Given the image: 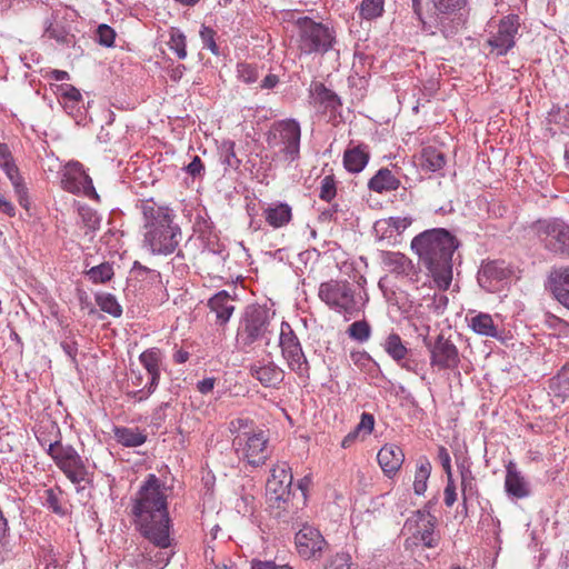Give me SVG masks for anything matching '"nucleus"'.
Listing matches in <instances>:
<instances>
[{"label": "nucleus", "instance_id": "nucleus-20", "mask_svg": "<svg viewBox=\"0 0 569 569\" xmlns=\"http://www.w3.org/2000/svg\"><path fill=\"white\" fill-rule=\"evenodd\" d=\"M511 269L503 260L488 261L478 271V282L488 292H496L511 276Z\"/></svg>", "mask_w": 569, "mask_h": 569}, {"label": "nucleus", "instance_id": "nucleus-56", "mask_svg": "<svg viewBox=\"0 0 569 569\" xmlns=\"http://www.w3.org/2000/svg\"><path fill=\"white\" fill-rule=\"evenodd\" d=\"M448 297L443 292L435 293L428 308L436 315H442L448 306Z\"/></svg>", "mask_w": 569, "mask_h": 569}, {"label": "nucleus", "instance_id": "nucleus-5", "mask_svg": "<svg viewBox=\"0 0 569 569\" xmlns=\"http://www.w3.org/2000/svg\"><path fill=\"white\" fill-rule=\"evenodd\" d=\"M318 296L331 310L343 315L346 319L358 316L366 299L353 283L348 280H329L319 287Z\"/></svg>", "mask_w": 569, "mask_h": 569}, {"label": "nucleus", "instance_id": "nucleus-26", "mask_svg": "<svg viewBox=\"0 0 569 569\" xmlns=\"http://www.w3.org/2000/svg\"><path fill=\"white\" fill-rule=\"evenodd\" d=\"M370 151L368 144L350 141L343 153V166L352 173L361 172L368 164Z\"/></svg>", "mask_w": 569, "mask_h": 569}, {"label": "nucleus", "instance_id": "nucleus-16", "mask_svg": "<svg viewBox=\"0 0 569 569\" xmlns=\"http://www.w3.org/2000/svg\"><path fill=\"white\" fill-rule=\"evenodd\" d=\"M61 186L63 190L70 193L83 194L90 199L99 200L92 179L80 162L68 163L61 178Z\"/></svg>", "mask_w": 569, "mask_h": 569}, {"label": "nucleus", "instance_id": "nucleus-14", "mask_svg": "<svg viewBox=\"0 0 569 569\" xmlns=\"http://www.w3.org/2000/svg\"><path fill=\"white\" fill-rule=\"evenodd\" d=\"M382 267L398 279H405L408 283L417 286L421 279L419 264L402 252L382 250L379 253Z\"/></svg>", "mask_w": 569, "mask_h": 569}, {"label": "nucleus", "instance_id": "nucleus-53", "mask_svg": "<svg viewBox=\"0 0 569 569\" xmlns=\"http://www.w3.org/2000/svg\"><path fill=\"white\" fill-rule=\"evenodd\" d=\"M116 32L108 24H100L97 29V41L99 44L110 48L114 44Z\"/></svg>", "mask_w": 569, "mask_h": 569}, {"label": "nucleus", "instance_id": "nucleus-44", "mask_svg": "<svg viewBox=\"0 0 569 569\" xmlns=\"http://www.w3.org/2000/svg\"><path fill=\"white\" fill-rule=\"evenodd\" d=\"M168 46L181 60L187 57V39L184 33L178 28H171L169 31Z\"/></svg>", "mask_w": 569, "mask_h": 569}, {"label": "nucleus", "instance_id": "nucleus-51", "mask_svg": "<svg viewBox=\"0 0 569 569\" xmlns=\"http://www.w3.org/2000/svg\"><path fill=\"white\" fill-rule=\"evenodd\" d=\"M199 34L203 48L210 50L212 54L219 56V47L216 42L217 32L212 28L202 24Z\"/></svg>", "mask_w": 569, "mask_h": 569}, {"label": "nucleus", "instance_id": "nucleus-13", "mask_svg": "<svg viewBox=\"0 0 569 569\" xmlns=\"http://www.w3.org/2000/svg\"><path fill=\"white\" fill-rule=\"evenodd\" d=\"M279 346L289 369L299 378L309 379L310 366L302 346L291 326L286 321L281 322Z\"/></svg>", "mask_w": 569, "mask_h": 569}, {"label": "nucleus", "instance_id": "nucleus-46", "mask_svg": "<svg viewBox=\"0 0 569 569\" xmlns=\"http://www.w3.org/2000/svg\"><path fill=\"white\" fill-rule=\"evenodd\" d=\"M78 214L84 228L90 231L99 229L101 219L96 210L87 204L78 203Z\"/></svg>", "mask_w": 569, "mask_h": 569}, {"label": "nucleus", "instance_id": "nucleus-64", "mask_svg": "<svg viewBox=\"0 0 569 569\" xmlns=\"http://www.w3.org/2000/svg\"><path fill=\"white\" fill-rule=\"evenodd\" d=\"M251 569H292L288 565H277L274 561L252 560Z\"/></svg>", "mask_w": 569, "mask_h": 569}, {"label": "nucleus", "instance_id": "nucleus-12", "mask_svg": "<svg viewBox=\"0 0 569 569\" xmlns=\"http://www.w3.org/2000/svg\"><path fill=\"white\" fill-rule=\"evenodd\" d=\"M46 452L73 485L89 482L86 462L71 445L56 440L48 443Z\"/></svg>", "mask_w": 569, "mask_h": 569}, {"label": "nucleus", "instance_id": "nucleus-40", "mask_svg": "<svg viewBox=\"0 0 569 569\" xmlns=\"http://www.w3.org/2000/svg\"><path fill=\"white\" fill-rule=\"evenodd\" d=\"M431 473V463L423 457L418 461L413 481V490L416 495H423L427 490V482Z\"/></svg>", "mask_w": 569, "mask_h": 569}, {"label": "nucleus", "instance_id": "nucleus-35", "mask_svg": "<svg viewBox=\"0 0 569 569\" xmlns=\"http://www.w3.org/2000/svg\"><path fill=\"white\" fill-rule=\"evenodd\" d=\"M446 164L445 153L436 147L428 146L422 148L419 156V166L427 172L441 170Z\"/></svg>", "mask_w": 569, "mask_h": 569}, {"label": "nucleus", "instance_id": "nucleus-57", "mask_svg": "<svg viewBox=\"0 0 569 569\" xmlns=\"http://www.w3.org/2000/svg\"><path fill=\"white\" fill-rule=\"evenodd\" d=\"M437 458H438L441 467L443 468V471H445L447 478L452 477L451 457L446 447H443V446L438 447Z\"/></svg>", "mask_w": 569, "mask_h": 569}, {"label": "nucleus", "instance_id": "nucleus-52", "mask_svg": "<svg viewBox=\"0 0 569 569\" xmlns=\"http://www.w3.org/2000/svg\"><path fill=\"white\" fill-rule=\"evenodd\" d=\"M351 556L346 551H340L328 559L325 569H351Z\"/></svg>", "mask_w": 569, "mask_h": 569}, {"label": "nucleus", "instance_id": "nucleus-3", "mask_svg": "<svg viewBox=\"0 0 569 569\" xmlns=\"http://www.w3.org/2000/svg\"><path fill=\"white\" fill-rule=\"evenodd\" d=\"M140 209L143 217V246L152 254L168 256L174 252L182 232L173 209L153 199L141 201Z\"/></svg>", "mask_w": 569, "mask_h": 569}, {"label": "nucleus", "instance_id": "nucleus-49", "mask_svg": "<svg viewBox=\"0 0 569 569\" xmlns=\"http://www.w3.org/2000/svg\"><path fill=\"white\" fill-rule=\"evenodd\" d=\"M238 79L247 84L253 83L259 78L258 67L247 62L237 64Z\"/></svg>", "mask_w": 569, "mask_h": 569}, {"label": "nucleus", "instance_id": "nucleus-23", "mask_svg": "<svg viewBox=\"0 0 569 569\" xmlns=\"http://www.w3.org/2000/svg\"><path fill=\"white\" fill-rule=\"evenodd\" d=\"M164 355L157 348H148L139 355V362L148 375L147 385L158 388L161 379Z\"/></svg>", "mask_w": 569, "mask_h": 569}, {"label": "nucleus", "instance_id": "nucleus-58", "mask_svg": "<svg viewBox=\"0 0 569 569\" xmlns=\"http://www.w3.org/2000/svg\"><path fill=\"white\" fill-rule=\"evenodd\" d=\"M461 492H462L463 506L466 507L467 500L477 498L479 496V490H478L476 479L471 480V481H467V482H461Z\"/></svg>", "mask_w": 569, "mask_h": 569}, {"label": "nucleus", "instance_id": "nucleus-8", "mask_svg": "<svg viewBox=\"0 0 569 569\" xmlns=\"http://www.w3.org/2000/svg\"><path fill=\"white\" fill-rule=\"evenodd\" d=\"M297 48L301 54H325L336 43V31L322 22H317L309 17H301L296 22Z\"/></svg>", "mask_w": 569, "mask_h": 569}, {"label": "nucleus", "instance_id": "nucleus-55", "mask_svg": "<svg viewBox=\"0 0 569 569\" xmlns=\"http://www.w3.org/2000/svg\"><path fill=\"white\" fill-rule=\"evenodd\" d=\"M375 428V417L371 413L363 412L361 415L359 423L356 426V432L362 435V437L369 436Z\"/></svg>", "mask_w": 569, "mask_h": 569}, {"label": "nucleus", "instance_id": "nucleus-29", "mask_svg": "<svg viewBox=\"0 0 569 569\" xmlns=\"http://www.w3.org/2000/svg\"><path fill=\"white\" fill-rule=\"evenodd\" d=\"M505 490L508 496L523 499L530 496V486L520 471L517 470L515 463L507 466L505 478Z\"/></svg>", "mask_w": 569, "mask_h": 569}, {"label": "nucleus", "instance_id": "nucleus-48", "mask_svg": "<svg viewBox=\"0 0 569 569\" xmlns=\"http://www.w3.org/2000/svg\"><path fill=\"white\" fill-rule=\"evenodd\" d=\"M337 196V181L333 174L325 176L320 181L319 198L331 202Z\"/></svg>", "mask_w": 569, "mask_h": 569}, {"label": "nucleus", "instance_id": "nucleus-47", "mask_svg": "<svg viewBox=\"0 0 569 569\" xmlns=\"http://www.w3.org/2000/svg\"><path fill=\"white\" fill-rule=\"evenodd\" d=\"M348 335L358 342H366L371 336V328L365 320L355 321L348 328Z\"/></svg>", "mask_w": 569, "mask_h": 569}, {"label": "nucleus", "instance_id": "nucleus-60", "mask_svg": "<svg viewBox=\"0 0 569 569\" xmlns=\"http://www.w3.org/2000/svg\"><path fill=\"white\" fill-rule=\"evenodd\" d=\"M457 501L456 485L453 477L447 478V486L445 488V503L447 507L453 506Z\"/></svg>", "mask_w": 569, "mask_h": 569}, {"label": "nucleus", "instance_id": "nucleus-11", "mask_svg": "<svg viewBox=\"0 0 569 569\" xmlns=\"http://www.w3.org/2000/svg\"><path fill=\"white\" fill-rule=\"evenodd\" d=\"M530 228L545 250L556 257L569 258V223L563 219H538Z\"/></svg>", "mask_w": 569, "mask_h": 569}, {"label": "nucleus", "instance_id": "nucleus-22", "mask_svg": "<svg viewBox=\"0 0 569 569\" xmlns=\"http://www.w3.org/2000/svg\"><path fill=\"white\" fill-rule=\"evenodd\" d=\"M466 320L468 327L477 335L501 340L502 330L493 321L490 313L469 310Z\"/></svg>", "mask_w": 569, "mask_h": 569}, {"label": "nucleus", "instance_id": "nucleus-45", "mask_svg": "<svg viewBox=\"0 0 569 569\" xmlns=\"http://www.w3.org/2000/svg\"><path fill=\"white\" fill-rule=\"evenodd\" d=\"M86 276L88 277V279L98 284V283H106L107 281L111 280V278L113 277V268L110 263L108 262H103V263H100L99 266H94L92 268H90L87 272H86Z\"/></svg>", "mask_w": 569, "mask_h": 569}, {"label": "nucleus", "instance_id": "nucleus-37", "mask_svg": "<svg viewBox=\"0 0 569 569\" xmlns=\"http://www.w3.org/2000/svg\"><path fill=\"white\" fill-rule=\"evenodd\" d=\"M412 223L410 217H390L388 219L378 220L375 223V231L381 233L380 238L391 237L392 232L400 234Z\"/></svg>", "mask_w": 569, "mask_h": 569}, {"label": "nucleus", "instance_id": "nucleus-30", "mask_svg": "<svg viewBox=\"0 0 569 569\" xmlns=\"http://www.w3.org/2000/svg\"><path fill=\"white\" fill-rule=\"evenodd\" d=\"M310 92L315 99V102L319 104L323 111L337 112L342 106L339 96L327 88L322 82H313L311 84Z\"/></svg>", "mask_w": 569, "mask_h": 569}, {"label": "nucleus", "instance_id": "nucleus-32", "mask_svg": "<svg viewBox=\"0 0 569 569\" xmlns=\"http://www.w3.org/2000/svg\"><path fill=\"white\" fill-rule=\"evenodd\" d=\"M399 178L388 168H380L368 181V189L376 193H386L399 189Z\"/></svg>", "mask_w": 569, "mask_h": 569}, {"label": "nucleus", "instance_id": "nucleus-7", "mask_svg": "<svg viewBox=\"0 0 569 569\" xmlns=\"http://www.w3.org/2000/svg\"><path fill=\"white\" fill-rule=\"evenodd\" d=\"M273 318L274 311L266 306H247L237 328V346L243 350L259 340L268 339L272 332Z\"/></svg>", "mask_w": 569, "mask_h": 569}, {"label": "nucleus", "instance_id": "nucleus-19", "mask_svg": "<svg viewBox=\"0 0 569 569\" xmlns=\"http://www.w3.org/2000/svg\"><path fill=\"white\" fill-rule=\"evenodd\" d=\"M520 22L517 14H509L502 18L498 24V29L492 33L487 43L498 56H505L513 48L516 34L518 33Z\"/></svg>", "mask_w": 569, "mask_h": 569}, {"label": "nucleus", "instance_id": "nucleus-33", "mask_svg": "<svg viewBox=\"0 0 569 569\" xmlns=\"http://www.w3.org/2000/svg\"><path fill=\"white\" fill-rule=\"evenodd\" d=\"M59 101L66 112L72 117H78L81 112L82 96L80 91L68 83L61 84L58 88Z\"/></svg>", "mask_w": 569, "mask_h": 569}, {"label": "nucleus", "instance_id": "nucleus-43", "mask_svg": "<svg viewBox=\"0 0 569 569\" xmlns=\"http://www.w3.org/2000/svg\"><path fill=\"white\" fill-rule=\"evenodd\" d=\"M385 0H362L358 7L359 16L365 20H372L382 16Z\"/></svg>", "mask_w": 569, "mask_h": 569}, {"label": "nucleus", "instance_id": "nucleus-34", "mask_svg": "<svg viewBox=\"0 0 569 569\" xmlns=\"http://www.w3.org/2000/svg\"><path fill=\"white\" fill-rule=\"evenodd\" d=\"M263 217L273 228L287 226L292 219V209L288 203L278 202L264 209Z\"/></svg>", "mask_w": 569, "mask_h": 569}, {"label": "nucleus", "instance_id": "nucleus-21", "mask_svg": "<svg viewBox=\"0 0 569 569\" xmlns=\"http://www.w3.org/2000/svg\"><path fill=\"white\" fill-rule=\"evenodd\" d=\"M417 530L407 542L422 545L427 548H436L439 545L440 536L436 532V517L428 511L418 510L415 513Z\"/></svg>", "mask_w": 569, "mask_h": 569}, {"label": "nucleus", "instance_id": "nucleus-6", "mask_svg": "<svg viewBox=\"0 0 569 569\" xmlns=\"http://www.w3.org/2000/svg\"><path fill=\"white\" fill-rule=\"evenodd\" d=\"M433 13L423 20V32H441L446 38L457 33L467 19V0H432Z\"/></svg>", "mask_w": 569, "mask_h": 569}, {"label": "nucleus", "instance_id": "nucleus-17", "mask_svg": "<svg viewBox=\"0 0 569 569\" xmlns=\"http://www.w3.org/2000/svg\"><path fill=\"white\" fill-rule=\"evenodd\" d=\"M295 543L298 555L305 560L320 559L328 547L321 532L309 525L302 526L296 533Z\"/></svg>", "mask_w": 569, "mask_h": 569}, {"label": "nucleus", "instance_id": "nucleus-42", "mask_svg": "<svg viewBox=\"0 0 569 569\" xmlns=\"http://www.w3.org/2000/svg\"><path fill=\"white\" fill-rule=\"evenodd\" d=\"M96 302L103 312H107L112 317L118 318L122 315V307L118 302L117 298L111 293H97Z\"/></svg>", "mask_w": 569, "mask_h": 569}, {"label": "nucleus", "instance_id": "nucleus-1", "mask_svg": "<svg viewBox=\"0 0 569 569\" xmlns=\"http://www.w3.org/2000/svg\"><path fill=\"white\" fill-rule=\"evenodd\" d=\"M132 521L140 535L154 547L166 549L171 546L167 497L163 482L153 473L147 476L131 505Z\"/></svg>", "mask_w": 569, "mask_h": 569}, {"label": "nucleus", "instance_id": "nucleus-63", "mask_svg": "<svg viewBox=\"0 0 569 569\" xmlns=\"http://www.w3.org/2000/svg\"><path fill=\"white\" fill-rule=\"evenodd\" d=\"M457 467L461 477V482H467L476 479L472 473L470 463L467 460L457 462Z\"/></svg>", "mask_w": 569, "mask_h": 569}, {"label": "nucleus", "instance_id": "nucleus-38", "mask_svg": "<svg viewBox=\"0 0 569 569\" xmlns=\"http://www.w3.org/2000/svg\"><path fill=\"white\" fill-rule=\"evenodd\" d=\"M385 351L397 362L402 361L410 352L402 343L398 333H390L383 345Z\"/></svg>", "mask_w": 569, "mask_h": 569}, {"label": "nucleus", "instance_id": "nucleus-31", "mask_svg": "<svg viewBox=\"0 0 569 569\" xmlns=\"http://www.w3.org/2000/svg\"><path fill=\"white\" fill-rule=\"evenodd\" d=\"M113 437L122 447L136 448L147 442L148 433L139 427L114 426Z\"/></svg>", "mask_w": 569, "mask_h": 569}, {"label": "nucleus", "instance_id": "nucleus-54", "mask_svg": "<svg viewBox=\"0 0 569 569\" xmlns=\"http://www.w3.org/2000/svg\"><path fill=\"white\" fill-rule=\"evenodd\" d=\"M156 390V388L146 383L140 389L127 391L126 396L133 402H142L146 401L151 395H153Z\"/></svg>", "mask_w": 569, "mask_h": 569}, {"label": "nucleus", "instance_id": "nucleus-36", "mask_svg": "<svg viewBox=\"0 0 569 569\" xmlns=\"http://www.w3.org/2000/svg\"><path fill=\"white\" fill-rule=\"evenodd\" d=\"M44 34L54 39L61 46L70 47L76 42V38L70 30L58 22V13H52L51 19L46 22Z\"/></svg>", "mask_w": 569, "mask_h": 569}, {"label": "nucleus", "instance_id": "nucleus-18", "mask_svg": "<svg viewBox=\"0 0 569 569\" xmlns=\"http://www.w3.org/2000/svg\"><path fill=\"white\" fill-rule=\"evenodd\" d=\"M0 169L6 173L10 180L18 202L24 209L29 208L28 188L23 178L20 174L19 168L16 164L12 152L7 143L0 142Z\"/></svg>", "mask_w": 569, "mask_h": 569}, {"label": "nucleus", "instance_id": "nucleus-15", "mask_svg": "<svg viewBox=\"0 0 569 569\" xmlns=\"http://www.w3.org/2000/svg\"><path fill=\"white\" fill-rule=\"evenodd\" d=\"M430 352V366L438 370H456L460 363L457 346L443 335H438L435 342H426Z\"/></svg>", "mask_w": 569, "mask_h": 569}, {"label": "nucleus", "instance_id": "nucleus-41", "mask_svg": "<svg viewBox=\"0 0 569 569\" xmlns=\"http://www.w3.org/2000/svg\"><path fill=\"white\" fill-rule=\"evenodd\" d=\"M234 148L236 143L232 140H224L219 147L220 162L224 166L226 170L228 168L237 170L241 163L236 154Z\"/></svg>", "mask_w": 569, "mask_h": 569}, {"label": "nucleus", "instance_id": "nucleus-27", "mask_svg": "<svg viewBox=\"0 0 569 569\" xmlns=\"http://www.w3.org/2000/svg\"><path fill=\"white\" fill-rule=\"evenodd\" d=\"M208 307L216 315V323L224 326L234 312L233 298L228 291L221 290L208 300Z\"/></svg>", "mask_w": 569, "mask_h": 569}, {"label": "nucleus", "instance_id": "nucleus-61", "mask_svg": "<svg viewBox=\"0 0 569 569\" xmlns=\"http://www.w3.org/2000/svg\"><path fill=\"white\" fill-rule=\"evenodd\" d=\"M186 171L193 178L201 176L204 171V166L199 156L192 158L191 162L186 167Z\"/></svg>", "mask_w": 569, "mask_h": 569}, {"label": "nucleus", "instance_id": "nucleus-9", "mask_svg": "<svg viewBox=\"0 0 569 569\" xmlns=\"http://www.w3.org/2000/svg\"><path fill=\"white\" fill-rule=\"evenodd\" d=\"M266 141L277 157L292 163L300 158L301 127L296 119L276 121L266 133Z\"/></svg>", "mask_w": 569, "mask_h": 569}, {"label": "nucleus", "instance_id": "nucleus-25", "mask_svg": "<svg viewBox=\"0 0 569 569\" xmlns=\"http://www.w3.org/2000/svg\"><path fill=\"white\" fill-rule=\"evenodd\" d=\"M250 373L266 388H278L284 379L283 370L273 362H256Z\"/></svg>", "mask_w": 569, "mask_h": 569}, {"label": "nucleus", "instance_id": "nucleus-2", "mask_svg": "<svg viewBox=\"0 0 569 569\" xmlns=\"http://www.w3.org/2000/svg\"><path fill=\"white\" fill-rule=\"evenodd\" d=\"M460 242L445 228L428 229L411 240L410 248L437 288L446 291L452 281V257Z\"/></svg>", "mask_w": 569, "mask_h": 569}, {"label": "nucleus", "instance_id": "nucleus-10", "mask_svg": "<svg viewBox=\"0 0 569 569\" xmlns=\"http://www.w3.org/2000/svg\"><path fill=\"white\" fill-rule=\"evenodd\" d=\"M292 479L291 468L287 462H281L271 469V475L266 485L269 507L273 510L274 516L283 521H288L289 513L293 512L291 510Z\"/></svg>", "mask_w": 569, "mask_h": 569}, {"label": "nucleus", "instance_id": "nucleus-28", "mask_svg": "<svg viewBox=\"0 0 569 569\" xmlns=\"http://www.w3.org/2000/svg\"><path fill=\"white\" fill-rule=\"evenodd\" d=\"M377 459L385 475L391 477L402 466L405 453L399 446L388 443L379 450Z\"/></svg>", "mask_w": 569, "mask_h": 569}, {"label": "nucleus", "instance_id": "nucleus-4", "mask_svg": "<svg viewBox=\"0 0 569 569\" xmlns=\"http://www.w3.org/2000/svg\"><path fill=\"white\" fill-rule=\"evenodd\" d=\"M229 430L233 435L232 448L239 459L252 467L266 463L270 456L267 431L247 418L231 420Z\"/></svg>", "mask_w": 569, "mask_h": 569}, {"label": "nucleus", "instance_id": "nucleus-50", "mask_svg": "<svg viewBox=\"0 0 569 569\" xmlns=\"http://www.w3.org/2000/svg\"><path fill=\"white\" fill-rule=\"evenodd\" d=\"M43 505L58 516L63 517L67 515V510L62 506V503L60 501V497L54 491V489L50 488V489L44 490V503Z\"/></svg>", "mask_w": 569, "mask_h": 569}, {"label": "nucleus", "instance_id": "nucleus-39", "mask_svg": "<svg viewBox=\"0 0 569 569\" xmlns=\"http://www.w3.org/2000/svg\"><path fill=\"white\" fill-rule=\"evenodd\" d=\"M550 389L555 397L561 398L562 400L569 397V362L550 380Z\"/></svg>", "mask_w": 569, "mask_h": 569}, {"label": "nucleus", "instance_id": "nucleus-59", "mask_svg": "<svg viewBox=\"0 0 569 569\" xmlns=\"http://www.w3.org/2000/svg\"><path fill=\"white\" fill-rule=\"evenodd\" d=\"M402 369L419 375L422 369L421 362L412 357V353L409 355L398 363Z\"/></svg>", "mask_w": 569, "mask_h": 569}, {"label": "nucleus", "instance_id": "nucleus-24", "mask_svg": "<svg viewBox=\"0 0 569 569\" xmlns=\"http://www.w3.org/2000/svg\"><path fill=\"white\" fill-rule=\"evenodd\" d=\"M548 288L555 299L569 309V267L552 269L548 277Z\"/></svg>", "mask_w": 569, "mask_h": 569}, {"label": "nucleus", "instance_id": "nucleus-62", "mask_svg": "<svg viewBox=\"0 0 569 569\" xmlns=\"http://www.w3.org/2000/svg\"><path fill=\"white\" fill-rule=\"evenodd\" d=\"M60 346L71 362L77 365L78 343L74 340H64Z\"/></svg>", "mask_w": 569, "mask_h": 569}]
</instances>
